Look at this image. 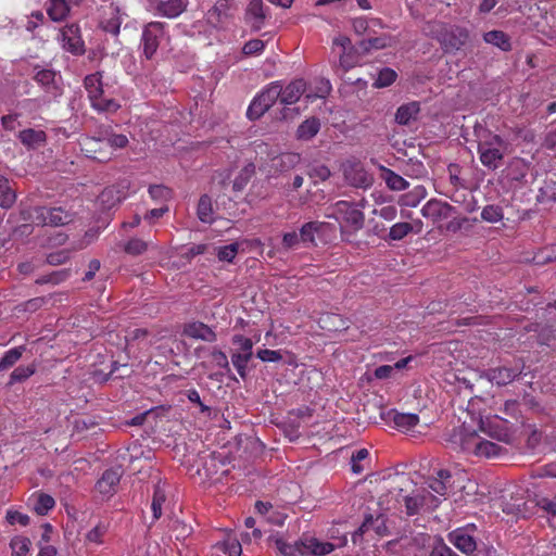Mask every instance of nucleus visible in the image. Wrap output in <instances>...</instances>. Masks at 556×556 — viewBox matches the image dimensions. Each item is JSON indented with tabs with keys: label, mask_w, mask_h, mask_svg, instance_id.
Returning a JSON list of instances; mask_svg holds the SVG:
<instances>
[{
	"label": "nucleus",
	"mask_w": 556,
	"mask_h": 556,
	"mask_svg": "<svg viewBox=\"0 0 556 556\" xmlns=\"http://www.w3.org/2000/svg\"><path fill=\"white\" fill-rule=\"evenodd\" d=\"M277 81L278 89H280L279 101L283 105L294 104L302 96L306 94V83L302 78L294 79L285 87L280 80Z\"/></svg>",
	"instance_id": "obj_16"
},
{
	"label": "nucleus",
	"mask_w": 556,
	"mask_h": 556,
	"mask_svg": "<svg viewBox=\"0 0 556 556\" xmlns=\"http://www.w3.org/2000/svg\"><path fill=\"white\" fill-rule=\"evenodd\" d=\"M330 210L328 217L336 218L341 225L344 224L355 230L364 226V213L354 203L344 200L338 201Z\"/></svg>",
	"instance_id": "obj_7"
},
{
	"label": "nucleus",
	"mask_w": 556,
	"mask_h": 556,
	"mask_svg": "<svg viewBox=\"0 0 556 556\" xmlns=\"http://www.w3.org/2000/svg\"><path fill=\"white\" fill-rule=\"evenodd\" d=\"M397 77V74L394 70L390 67H383L379 71L378 77L374 83V87L376 88H384L391 86Z\"/></svg>",
	"instance_id": "obj_54"
},
{
	"label": "nucleus",
	"mask_w": 556,
	"mask_h": 556,
	"mask_svg": "<svg viewBox=\"0 0 556 556\" xmlns=\"http://www.w3.org/2000/svg\"><path fill=\"white\" fill-rule=\"evenodd\" d=\"M21 216L36 226L60 227L73 222V214L61 206H35L21 211Z\"/></svg>",
	"instance_id": "obj_3"
},
{
	"label": "nucleus",
	"mask_w": 556,
	"mask_h": 556,
	"mask_svg": "<svg viewBox=\"0 0 556 556\" xmlns=\"http://www.w3.org/2000/svg\"><path fill=\"white\" fill-rule=\"evenodd\" d=\"M30 540L25 536H15L11 540L13 556H26L29 552Z\"/></svg>",
	"instance_id": "obj_55"
},
{
	"label": "nucleus",
	"mask_w": 556,
	"mask_h": 556,
	"mask_svg": "<svg viewBox=\"0 0 556 556\" xmlns=\"http://www.w3.org/2000/svg\"><path fill=\"white\" fill-rule=\"evenodd\" d=\"M430 31L445 52L459 50L466 45L469 37L466 28L441 22L431 24Z\"/></svg>",
	"instance_id": "obj_5"
},
{
	"label": "nucleus",
	"mask_w": 556,
	"mask_h": 556,
	"mask_svg": "<svg viewBox=\"0 0 556 556\" xmlns=\"http://www.w3.org/2000/svg\"><path fill=\"white\" fill-rule=\"evenodd\" d=\"M257 358L266 363H276L282 359V355L278 350L263 349L256 353Z\"/></svg>",
	"instance_id": "obj_64"
},
{
	"label": "nucleus",
	"mask_w": 556,
	"mask_h": 556,
	"mask_svg": "<svg viewBox=\"0 0 556 556\" xmlns=\"http://www.w3.org/2000/svg\"><path fill=\"white\" fill-rule=\"evenodd\" d=\"M217 553H223L227 556H241L242 547L240 542L232 536H227L224 541L217 542L214 545Z\"/></svg>",
	"instance_id": "obj_35"
},
{
	"label": "nucleus",
	"mask_w": 556,
	"mask_h": 556,
	"mask_svg": "<svg viewBox=\"0 0 556 556\" xmlns=\"http://www.w3.org/2000/svg\"><path fill=\"white\" fill-rule=\"evenodd\" d=\"M523 369L525 363L521 359H517L513 364L489 368L484 375L490 382L504 387L519 378Z\"/></svg>",
	"instance_id": "obj_10"
},
{
	"label": "nucleus",
	"mask_w": 556,
	"mask_h": 556,
	"mask_svg": "<svg viewBox=\"0 0 556 556\" xmlns=\"http://www.w3.org/2000/svg\"><path fill=\"white\" fill-rule=\"evenodd\" d=\"M126 194L116 186H109L99 194L97 203L102 211H109L119 204Z\"/></svg>",
	"instance_id": "obj_23"
},
{
	"label": "nucleus",
	"mask_w": 556,
	"mask_h": 556,
	"mask_svg": "<svg viewBox=\"0 0 556 556\" xmlns=\"http://www.w3.org/2000/svg\"><path fill=\"white\" fill-rule=\"evenodd\" d=\"M212 363L222 369L223 375H227L230 378H235L231 372V368L228 362L227 355L220 350H213L211 353Z\"/></svg>",
	"instance_id": "obj_51"
},
{
	"label": "nucleus",
	"mask_w": 556,
	"mask_h": 556,
	"mask_svg": "<svg viewBox=\"0 0 556 556\" xmlns=\"http://www.w3.org/2000/svg\"><path fill=\"white\" fill-rule=\"evenodd\" d=\"M34 80L47 92L56 97L61 93V89L56 83V73L51 68H43L39 65L34 67Z\"/></svg>",
	"instance_id": "obj_19"
},
{
	"label": "nucleus",
	"mask_w": 556,
	"mask_h": 556,
	"mask_svg": "<svg viewBox=\"0 0 556 556\" xmlns=\"http://www.w3.org/2000/svg\"><path fill=\"white\" fill-rule=\"evenodd\" d=\"M55 506L54 498L46 493H40L34 504V510L40 515H47Z\"/></svg>",
	"instance_id": "obj_49"
},
{
	"label": "nucleus",
	"mask_w": 556,
	"mask_h": 556,
	"mask_svg": "<svg viewBox=\"0 0 556 556\" xmlns=\"http://www.w3.org/2000/svg\"><path fill=\"white\" fill-rule=\"evenodd\" d=\"M105 134L104 140L109 142L111 152L113 149H123L128 144V138L123 134Z\"/></svg>",
	"instance_id": "obj_58"
},
{
	"label": "nucleus",
	"mask_w": 556,
	"mask_h": 556,
	"mask_svg": "<svg viewBox=\"0 0 556 556\" xmlns=\"http://www.w3.org/2000/svg\"><path fill=\"white\" fill-rule=\"evenodd\" d=\"M102 78V72L87 75L83 81L84 88L92 109L98 112L114 113L121 108V104L115 99L104 97Z\"/></svg>",
	"instance_id": "obj_4"
},
{
	"label": "nucleus",
	"mask_w": 556,
	"mask_h": 556,
	"mask_svg": "<svg viewBox=\"0 0 556 556\" xmlns=\"http://www.w3.org/2000/svg\"><path fill=\"white\" fill-rule=\"evenodd\" d=\"M370 529H372L380 536L386 535L387 529L384 525V517L382 515H378L377 517H366L363 523L359 526V528L353 533V542L356 543L357 538L362 536Z\"/></svg>",
	"instance_id": "obj_24"
},
{
	"label": "nucleus",
	"mask_w": 556,
	"mask_h": 556,
	"mask_svg": "<svg viewBox=\"0 0 556 556\" xmlns=\"http://www.w3.org/2000/svg\"><path fill=\"white\" fill-rule=\"evenodd\" d=\"M384 180L387 186L394 191H403L409 187V182L407 180L391 169L386 170Z\"/></svg>",
	"instance_id": "obj_45"
},
{
	"label": "nucleus",
	"mask_w": 556,
	"mask_h": 556,
	"mask_svg": "<svg viewBox=\"0 0 556 556\" xmlns=\"http://www.w3.org/2000/svg\"><path fill=\"white\" fill-rule=\"evenodd\" d=\"M345 180L355 188H368L372 184V177L365 170L359 162H352L344 166Z\"/></svg>",
	"instance_id": "obj_17"
},
{
	"label": "nucleus",
	"mask_w": 556,
	"mask_h": 556,
	"mask_svg": "<svg viewBox=\"0 0 556 556\" xmlns=\"http://www.w3.org/2000/svg\"><path fill=\"white\" fill-rule=\"evenodd\" d=\"M185 9L186 4L184 0H165L161 1L157 5L159 13L168 18L177 17Z\"/></svg>",
	"instance_id": "obj_34"
},
{
	"label": "nucleus",
	"mask_w": 556,
	"mask_h": 556,
	"mask_svg": "<svg viewBox=\"0 0 556 556\" xmlns=\"http://www.w3.org/2000/svg\"><path fill=\"white\" fill-rule=\"evenodd\" d=\"M476 530L475 526L457 528L448 534L450 542L464 554L472 555L477 549Z\"/></svg>",
	"instance_id": "obj_14"
},
{
	"label": "nucleus",
	"mask_w": 556,
	"mask_h": 556,
	"mask_svg": "<svg viewBox=\"0 0 556 556\" xmlns=\"http://www.w3.org/2000/svg\"><path fill=\"white\" fill-rule=\"evenodd\" d=\"M70 4L66 0H49L47 13L53 22H61L70 14Z\"/></svg>",
	"instance_id": "obj_30"
},
{
	"label": "nucleus",
	"mask_w": 556,
	"mask_h": 556,
	"mask_svg": "<svg viewBox=\"0 0 556 556\" xmlns=\"http://www.w3.org/2000/svg\"><path fill=\"white\" fill-rule=\"evenodd\" d=\"M70 276H71L70 269L54 270L48 275H43V276L39 277L36 280V283H38V285H46V283L59 285V283L65 281Z\"/></svg>",
	"instance_id": "obj_52"
},
{
	"label": "nucleus",
	"mask_w": 556,
	"mask_h": 556,
	"mask_svg": "<svg viewBox=\"0 0 556 556\" xmlns=\"http://www.w3.org/2000/svg\"><path fill=\"white\" fill-rule=\"evenodd\" d=\"M404 503L406 514L414 516L435 509L440 504V500L430 492H422L405 496Z\"/></svg>",
	"instance_id": "obj_13"
},
{
	"label": "nucleus",
	"mask_w": 556,
	"mask_h": 556,
	"mask_svg": "<svg viewBox=\"0 0 556 556\" xmlns=\"http://www.w3.org/2000/svg\"><path fill=\"white\" fill-rule=\"evenodd\" d=\"M455 212V207L440 200H429L421 208V214L426 218H430L433 222L450 218Z\"/></svg>",
	"instance_id": "obj_18"
},
{
	"label": "nucleus",
	"mask_w": 556,
	"mask_h": 556,
	"mask_svg": "<svg viewBox=\"0 0 556 556\" xmlns=\"http://www.w3.org/2000/svg\"><path fill=\"white\" fill-rule=\"evenodd\" d=\"M321 123L317 117H309L303 121L295 132L299 140L308 141L313 139L320 130Z\"/></svg>",
	"instance_id": "obj_28"
},
{
	"label": "nucleus",
	"mask_w": 556,
	"mask_h": 556,
	"mask_svg": "<svg viewBox=\"0 0 556 556\" xmlns=\"http://www.w3.org/2000/svg\"><path fill=\"white\" fill-rule=\"evenodd\" d=\"M275 545L281 556H324L334 549L332 543L320 542L315 538H302L294 543L283 539H276Z\"/></svg>",
	"instance_id": "obj_2"
},
{
	"label": "nucleus",
	"mask_w": 556,
	"mask_h": 556,
	"mask_svg": "<svg viewBox=\"0 0 556 556\" xmlns=\"http://www.w3.org/2000/svg\"><path fill=\"white\" fill-rule=\"evenodd\" d=\"M184 334L188 338L202 340L205 342H215L217 339L214 330L201 321L187 324L184 328Z\"/></svg>",
	"instance_id": "obj_22"
},
{
	"label": "nucleus",
	"mask_w": 556,
	"mask_h": 556,
	"mask_svg": "<svg viewBox=\"0 0 556 556\" xmlns=\"http://www.w3.org/2000/svg\"><path fill=\"white\" fill-rule=\"evenodd\" d=\"M81 152L89 159L98 162H108L111 160L113 152L109 149V142L104 137H84L79 141Z\"/></svg>",
	"instance_id": "obj_11"
},
{
	"label": "nucleus",
	"mask_w": 556,
	"mask_h": 556,
	"mask_svg": "<svg viewBox=\"0 0 556 556\" xmlns=\"http://www.w3.org/2000/svg\"><path fill=\"white\" fill-rule=\"evenodd\" d=\"M479 428L482 432L500 442L509 443L511 440L508 421L496 415L480 418Z\"/></svg>",
	"instance_id": "obj_12"
},
{
	"label": "nucleus",
	"mask_w": 556,
	"mask_h": 556,
	"mask_svg": "<svg viewBox=\"0 0 556 556\" xmlns=\"http://www.w3.org/2000/svg\"><path fill=\"white\" fill-rule=\"evenodd\" d=\"M229 0H218L208 11V21L214 25L223 24L230 16Z\"/></svg>",
	"instance_id": "obj_31"
},
{
	"label": "nucleus",
	"mask_w": 556,
	"mask_h": 556,
	"mask_svg": "<svg viewBox=\"0 0 556 556\" xmlns=\"http://www.w3.org/2000/svg\"><path fill=\"white\" fill-rule=\"evenodd\" d=\"M446 445L454 452L468 456L492 458L498 456L503 447L481 438L475 430L466 427L454 428L445 439Z\"/></svg>",
	"instance_id": "obj_1"
},
{
	"label": "nucleus",
	"mask_w": 556,
	"mask_h": 556,
	"mask_svg": "<svg viewBox=\"0 0 556 556\" xmlns=\"http://www.w3.org/2000/svg\"><path fill=\"white\" fill-rule=\"evenodd\" d=\"M447 172L450 176V182L455 189L466 188V182L459 177L460 174V167L458 164H450L447 166Z\"/></svg>",
	"instance_id": "obj_60"
},
{
	"label": "nucleus",
	"mask_w": 556,
	"mask_h": 556,
	"mask_svg": "<svg viewBox=\"0 0 556 556\" xmlns=\"http://www.w3.org/2000/svg\"><path fill=\"white\" fill-rule=\"evenodd\" d=\"M389 416L392 419L394 427L403 432L410 431L419 422V416L417 414L391 410L389 412Z\"/></svg>",
	"instance_id": "obj_26"
},
{
	"label": "nucleus",
	"mask_w": 556,
	"mask_h": 556,
	"mask_svg": "<svg viewBox=\"0 0 556 556\" xmlns=\"http://www.w3.org/2000/svg\"><path fill=\"white\" fill-rule=\"evenodd\" d=\"M165 36V24L151 22L147 24L141 35L142 55L146 60H153L161 40Z\"/></svg>",
	"instance_id": "obj_9"
},
{
	"label": "nucleus",
	"mask_w": 556,
	"mask_h": 556,
	"mask_svg": "<svg viewBox=\"0 0 556 556\" xmlns=\"http://www.w3.org/2000/svg\"><path fill=\"white\" fill-rule=\"evenodd\" d=\"M122 25V20L118 15V10L111 8V14L108 18H102L100 22L101 28L105 33H110L114 36H117L119 34Z\"/></svg>",
	"instance_id": "obj_43"
},
{
	"label": "nucleus",
	"mask_w": 556,
	"mask_h": 556,
	"mask_svg": "<svg viewBox=\"0 0 556 556\" xmlns=\"http://www.w3.org/2000/svg\"><path fill=\"white\" fill-rule=\"evenodd\" d=\"M25 352V346L20 345L13 349H10L4 353L2 358L0 359V371H5L9 368L13 367L20 358L23 356Z\"/></svg>",
	"instance_id": "obj_42"
},
{
	"label": "nucleus",
	"mask_w": 556,
	"mask_h": 556,
	"mask_svg": "<svg viewBox=\"0 0 556 556\" xmlns=\"http://www.w3.org/2000/svg\"><path fill=\"white\" fill-rule=\"evenodd\" d=\"M5 519L12 526L18 523L23 527L28 526L30 521L28 515L12 509L7 511Z\"/></svg>",
	"instance_id": "obj_63"
},
{
	"label": "nucleus",
	"mask_w": 556,
	"mask_h": 556,
	"mask_svg": "<svg viewBox=\"0 0 556 556\" xmlns=\"http://www.w3.org/2000/svg\"><path fill=\"white\" fill-rule=\"evenodd\" d=\"M413 230V226L409 223H396L394 224L389 231V238L391 240L397 241L402 240Z\"/></svg>",
	"instance_id": "obj_57"
},
{
	"label": "nucleus",
	"mask_w": 556,
	"mask_h": 556,
	"mask_svg": "<svg viewBox=\"0 0 556 556\" xmlns=\"http://www.w3.org/2000/svg\"><path fill=\"white\" fill-rule=\"evenodd\" d=\"M369 457V452L366 448H359L355 453L352 454L351 457V469L354 473L361 475L365 468V463Z\"/></svg>",
	"instance_id": "obj_50"
},
{
	"label": "nucleus",
	"mask_w": 556,
	"mask_h": 556,
	"mask_svg": "<svg viewBox=\"0 0 556 556\" xmlns=\"http://www.w3.org/2000/svg\"><path fill=\"white\" fill-rule=\"evenodd\" d=\"M197 215L202 223H213V205L212 200L207 194L200 197L197 207Z\"/></svg>",
	"instance_id": "obj_41"
},
{
	"label": "nucleus",
	"mask_w": 556,
	"mask_h": 556,
	"mask_svg": "<svg viewBox=\"0 0 556 556\" xmlns=\"http://www.w3.org/2000/svg\"><path fill=\"white\" fill-rule=\"evenodd\" d=\"M505 140L498 135H494L488 141L479 142L478 153L481 163L489 169L498 168L504 157L503 150L505 149Z\"/></svg>",
	"instance_id": "obj_8"
},
{
	"label": "nucleus",
	"mask_w": 556,
	"mask_h": 556,
	"mask_svg": "<svg viewBox=\"0 0 556 556\" xmlns=\"http://www.w3.org/2000/svg\"><path fill=\"white\" fill-rule=\"evenodd\" d=\"M16 199V191L10 180L0 175V207L4 210L11 208L15 204Z\"/></svg>",
	"instance_id": "obj_29"
},
{
	"label": "nucleus",
	"mask_w": 556,
	"mask_h": 556,
	"mask_svg": "<svg viewBox=\"0 0 556 556\" xmlns=\"http://www.w3.org/2000/svg\"><path fill=\"white\" fill-rule=\"evenodd\" d=\"M150 242L139 238L129 239L124 245V252L131 256H139L148 251Z\"/></svg>",
	"instance_id": "obj_46"
},
{
	"label": "nucleus",
	"mask_w": 556,
	"mask_h": 556,
	"mask_svg": "<svg viewBox=\"0 0 556 556\" xmlns=\"http://www.w3.org/2000/svg\"><path fill=\"white\" fill-rule=\"evenodd\" d=\"M319 325L327 331H342L349 328V320L340 314L326 313L319 317Z\"/></svg>",
	"instance_id": "obj_27"
},
{
	"label": "nucleus",
	"mask_w": 556,
	"mask_h": 556,
	"mask_svg": "<svg viewBox=\"0 0 556 556\" xmlns=\"http://www.w3.org/2000/svg\"><path fill=\"white\" fill-rule=\"evenodd\" d=\"M62 47L74 55H83L86 52L80 28L76 24L65 25L60 33Z\"/></svg>",
	"instance_id": "obj_15"
},
{
	"label": "nucleus",
	"mask_w": 556,
	"mask_h": 556,
	"mask_svg": "<svg viewBox=\"0 0 556 556\" xmlns=\"http://www.w3.org/2000/svg\"><path fill=\"white\" fill-rule=\"evenodd\" d=\"M239 244L231 243L228 245L220 247L217 252V257L223 262H232L238 254Z\"/></svg>",
	"instance_id": "obj_59"
},
{
	"label": "nucleus",
	"mask_w": 556,
	"mask_h": 556,
	"mask_svg": "<svg viewBox=\"0 0 556 556\" xmlns=\"http://www.w3.org/2000/svg\"><path fill=\"white\" fill-rule=\"evenodd\" d=\"M255 175V165L253 163L247 164L237 175L233 180L232 189L236 192L242 191Z\"/></svg>",
	"instance_id": "obj_40"
},
{
	"label": "nucleus",
	"mask_w": 556,
	"mask_h": 556,
	"mask_svg": "<svg viewBox=\"0 0 556 556\" xmlns=\"http://www.w3.org/2000/svg\"><path fill=\"white\" fill-rule=\"evenodd\" d=\"M331 90V85L328 80L321 79L312 88L306 86L305 100L307 103H313L317 99H325Z\"/></svg>",
	"instance_id": "obj_38"
},
{
	"label": "nucleus",
	"mask_w": 556,
	"mask_h": 556,
	"mask_svg": "<svg viewBox=\"0 0 556 556\" xmlns=\"http://www.w3.org/2000/svg\"><path fill=\"white\" fill-rule=\"evenodd\" d=\"M392 42H393L392 36L388 35V34H383L381 36L369 37L367 39L361 40L359 47L365 51H369L371 49L380 50V49H384L387 47H391Z\"/></svg>",
	"instance_id": "obj_36"
},
{
	"label": "nucleus",
	"mask_w": 556,
	"mask_h": 556,
	"mask_svg": "<svg viewBox=\"0 0 556 556\" xmlns=\"http://www.w3.org/2000/svg\"><path fill=\"white\" fill-rule=\"evenodd\" d=\"M323 226H324V224L319 223V222L305 223L301 227L300 232H299L301 241L303 243H313L315 240V233L318 232Z\"/></svg>",
	"instance_id": "obj_48"
},
{
	"label": "nucleus",
	"mask_w": 556,
	"mask_h": 556,
	"mask_svg": "<svg viewBox=\"0 0 556 556\" xmlns=\"http://www.w3.org/2000/svg\"><path fill=\"white\" fill-rule=\"evenodd\" d=\"M21 143L28 150H35L47 142V134L40 129L27 128L21 130L17 135Z\"/></svg>",
	"instance_id": "obj_25"
},
{
	"label": "nucleus",
	"mask_w": 556,
	"mask_h": 556,
	"mask_svg": "<svg viewBox=\"0 0 556 556\" xmlns=\"http://www.w3.org/2000/svg\"><path fill=\"white\" fill-rule=\"evenodd\" d=\"M165 501H166L165 491L160 485H155L152 502H151V510H152L153 521L160 519V517L162 516V507H163V504L165 503Z\"/></svg>",
	"instance_id": "obj_44"
},
{
	"label": "nucleus",
	"mask_w": 556,
	"mask_h": 556,
	"mask_svg": "<svg viewBox=\"0 0 556 556\" xmlns=\"http://www.w3.org/2000/svg\"><path fill=\"white\" fill-rule=\"evenodd\" d=\"M267 17L266 9L262 0H251L248 4L245 18L255 31L262 29Z\"/></svg>",
	"instance_id": "obj_21"
},
{
	"label": "nucleus",
	"mask_w": 556,
	"mask_h": 556,
	"mask_svg": "<svg viewBox=\"0 0 556 556\" xmlns=\"http://www.w3.org/2000/svg\"><path fill=\"white\" fill-rule=\"evenodd\" d=\"M122 471L119 468L106 469L96 483V490L102 495L111 496L116 492Z\"/></svg>",
	"instance_id": "obj_20"
},
{
	"label": "nucleus",
	"mask_w": 556,
	"mask_h": 556,
	"mask_svg": "<svg viewBox=\"0 0 556 556\" xmlns=\"http://www.w3.org/2000/svg\"><path fill=\"white\" fill-rule=\"evenodd\" d=\"M265 49V42L261 39H251L247 41L242 48V53L245 55L261 54Z\"/></svg>",
	"instance_id": "obj_61"
},
{
	"label": "nucleus",
	"mask_w": 556,
	"mask_h": 556,
	"mask_svg": "<svg viewBox=\"0 0 556 556\" xmlns=\"http://www.w3.org/2000/svg\"><path fill=\"white\" fill-rule=\"evenodd\" d=\"M252 356L253 354L239 352H236L231 355V363L242 379H245L248 376V364L251 361Z\"/></svg>",
	"instance_id": "obj_47"
},
{
	"label": "nucleus",
	"mask_w": 556,
	"mask_h": 556,
	"mask_svg": "<svg viewBox=\"0 0 556 556\" xmlns=\"http://www.w3.org/2000/svg\"><path fill=\"white\" fill-rule=\"evenodd\" d=\"M352 26L357 35L371 34L374 27L382 28L383 25L379 18H366L364 16L355 17L352 21Z\"/></svg>",
	"instance_id": "obj_37"
},
{
	"label": "nucleus",
	"mask_w": 556,
	"mask_h": 556,
	"mask_svg": "<svg viewBox=\"0 0 556 556\" xmlns=\"http://www.w3.org/2000/svg\"><path fill=\"white\" fill-rule=\"evenodd\" d=\"M483 39L485 42L491 43L502 51H509L511 45L508 36L502 30H491L484 34Z\"/></svg>",
	"instance_id": "obj_39"
},
{
	"label": "nucleus",
	"mask_w": 556,
	"mask_h": 556,
	"mask_svg": "<svg viewBox=\"0 0 556 556\" xmlns=\"http://www.w3.org/2000/svg\"><path fill=\"white\" fill-rule=\"evenodd\" d=\"M504 217L503 210L498 205H486L481 212V218L488 223H497Z\"/></svg>",
	"instance_id": "obj_56"
},
{
	"label": "nucleus",
	"mask_w": 556,
	"mask_h": 556,
	"mask_svg": "<svg viewBox=\"0 0 556 556\" xmlns=\"http://www.w3.org/2000/svg\"><path fill=\"white\" fill-rule=\"evenodd\" d=\"M36 372L35 365L18 366L10 375L9 384L13 386L16 382H23Z\"/></svg>",
	"instance_id": "obj_53"
},
{
	"label": "nucleus",
	"mask_w": 556,
	"mask_h": 556,
	"mask_svg": "<svg viewBox=\"0 0 556 556\" xmlns=\"http://www.w3.org/2000/svg\"><path fill=\"white\" fill-rule=\"evenodd\" d=\"M451 479L452 475L448 470L440 469L437 477L430 481L429 488L439 495H445L451 486Z\"/></svg>",
	"instance_id": "obj_32"
},
{
	"label": "nucleus",
	"mask_w": 556,
	"mask_h": 556,
	"mask_svg": "<svg viewBox=\"0 0 556 556\" xmlns=\"http://www.w3.org/2000/svg\"><path fill=\"white\" fill-rule=\"evenodd\" d=\"M280 89L278 81H271L260 93H257L248 108L247 116L251 121L262 117L278 100Z\"/></svg>",
	"instance_id": "obj_6"
},
{
	"label": "nucleus",
	"mask_w": 556,
	"mask_h": 556,
	"mask_svg": "<svg viewBox=\"0 0 556 556\" xmlns=\"http://www.w3.org/2000/svg\"><path fill=\"white\" fill-rule=\"evenodd\" d=\"M106 533V527L102 523L97 525L86 534V540L90 543L102 544L103 536Z\"/></svg>",
	"instance_id": "obj_62"
},
{
	"label": "nucleus",
	"mask_w": 556,
	"mask_h": 556,
	"mask_svg": "<svg viewBox=\"0 0 556 556\" xmlns=\"http://www.w3.org/2000/svg\"><path fill=\"white\" fill-rule=\"evenodd\" d=\"M419 103L410 102L401 105L395 113V121L400 125H408L410 121L416 119L419 113Z\"/></svg>",
	"instance_id": "obj_33"
}]
</instances>
